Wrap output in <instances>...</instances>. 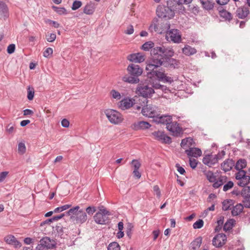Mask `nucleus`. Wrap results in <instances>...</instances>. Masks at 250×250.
Returning <instances> with one entry per match:
<instances>
[{
	"label": "nucleus",
	"instance_id": "obj_1",
	"mask_svg": "<svg viewBox=\"0 0 250 250\" xmlns=\"http://www.w3.org/2000/svg\"><path fill=\"white\" fill-rule=\"evenodd\" d=\"M152 59L149 61L146 65V68L149 70H152L156 64L153 63L154 61L161 60V58H165L166 56L172 57L174 56V51L171 47H166L163 45L155 46L150 51Z\"/></svg>",
	"mask_w": 250,
	"mask_h": 250
},
{
	"label": "nucleus",
	"instance_id": "obj_2",
	"mask_svg": "<svg viewBox=\"0 0 250 250\" xmlns=\"http://www.w3.org/2000/svg\"><path fill=\"white\" fill-rule=\"evenodd\" d=\"M128 75H125L122 78V80L131 84L137 83L140 80L139 76L143 73V69L138 64L131 63L127 68Z\"/></svg>",
	"mask_w": 250,
	"mask_h": 250
},
{
	"label": "nucleus",
	"instance_id": "obj_3",
	"mask_svg": "<svg viewBox=\"0 0 250 250\" xmlns=\"http://www.w3.org/2000/svg\"><path fill=\"white\" fill-rule=\"evenodd\" d=\"M170 24L167 21L161 20H154L149 26V31L153 33L154 32L159 34H162L163 32L169 29Z\"/></svg>",
	"mask_w": 250,
	"mask_h": 250
},
{
	"label": "nucleus",
	"instance_id": "obj_4",
	"mask_svg": "<svg viewBox=\"0 0 250 250\" xmlns=\"http://www.w3.org/2000/svg\"><path fill=\"white\" fill-rule=\"evenodd\" d=\"M136 93L143 97V103L145 104V102L147 103V99L145 98L150 97L154 93V90L148 84L140 83L137 86Z\"/></svg>",
	"mask_w": 250,
	"mask_h": 250
},
{
	"label": "nucleus",
	"instance_id": "obj_5",
	"mask_svg": "<svg viewBox=\"0 0 250 250\" xmlns=\"http://www.w3.org/2000/svg\"><path fill=\"white\" fill-rule=\"evenodd\" d=\"M172 57L166 56L165 58H161V60H155L153 63H155V66L160 67L163 66L170 68H175L178 67V62L171 58Z\"/></svg>",
	"mask_w": 250,
	"mask_h": 250
},
{
	"label": "nucleus",
	"instance_id": "obj_6",
	"mask_svg": "<svg viewBox=\"0 0 250 250\" xmlns=\"http://www.w3.org/2000/svg\"><path fill=\"white\" fill-rule=\"evenodd\" d=\"M156 14L159 18L171 19L174 17L175 13L171 7L167 5V6L159 5L156 9Z\"/></svg>",
	"mask_w": 250,
	"mask_h": 250
},
{
	"label": "nucleus",
	"instance_id": "obj_7",
	"mask_svg": "<svg viewBox=\"0 0 250 250\" xmlns=\"http://www.w3.org/2000/svg\"><path fill=\"white\" fill-rule=\"evenodd\" d=\"M104 113L109 121L112 124H119L123 120V118L121 113L116 110L107 109L104 111Z\"/></svg>",
	"mask_w": 250,
	"mask_h": 250
},
{
	"label": "nucleus",
	"instance_id": "obj_8",
	"mask_svg": "<svg viewBox=\"0 0 250 250\" xmlns=\"http://www.w3.org/2000/svg\"><path fill=\"white\" fill-rule=\"evenodd\" d=\"M159 108L155 104H146L142 109L143 115L149 118L157 117L159 115Z\"/></svg>",
	"mask_w": 250,
	"mask_h": 250
},
{
	"label": "nucleus",
	"instance_id": "obj_9",
	"mask_svg": "<svg viewBox=\"0 0 250 250\" xmlns=\"http://www.w3.org/2000/svg\"><path fill=\"white\" fill-rule=\"evenodd\" d=\"M56 242L48 237H43L36 248V250H46L55 248Z\"/></svg>",
	"mask_w": 250,
	"mask_h": 250
},
{
	"label": "nucleus",
	"instance_id": "obj_10",
	"mask_svg": "<svg viewBox=\"0 0 250 250\" xmlns=\"http://www.w3.org/2000/svg\"><path fill=\"white\" fill-rule=\"evenodd\" d=\"M235 178L238 181L237 185L243 187L246 186L250 181V177L246 175L245 170H239L235 174Z\"/></svg>",
	"mask_w": 250,
	"mask_h": 250
},
{
	"label": "nucleus",
	"instance_id": "obj_11",
	"mask_svg": "<svg viewBox=\"0 0 250 250\" xmlns=\"http://www.w3.org/2000/svg\"><path fill=\"white\" fill-rule=\"evenodd\" d=\"M167 38L174 43H180L182 41L181 35L179 30L172 29L167 32Z\"/></svg>",
	"mask_w": 250,
	"mask_h": 250
},
{
	"label": "nucleus",
	"instance_id": "obj_12",
	"mask_svg": "<svg viewBox=\"0 0 250 250\" xmlns=\"http://www.w3.org/2000/svg\"><path fill=\"white\" fill-rule=\"evenodd\" d=\"M87 218L86 213L83 209H80L76 215L70 216V219L72 221L76 224L83 223L86 221Z\"/></svg>",
	"mask_w": 250,
	"mask_h": 250
},
{
	"label": "nucleus",
	"instance_id": "obj_13",
	"mask_svg": "<svg viewBox=\"0 0 250 250\" xmlns=\"http://www.w3.org/2000/svg\"><path fill=\"white\" fill-rule=\"evenodd\" d=\"M167 5L171 7L174 12H178L179 13H183L185 11V8L176 0H169L167 2Z\"/></svg>",
	"mask_w": 250,
	"mask_h": 250
},
{
	"label": "nucleus",
	"instance_id": "obj_14",
	"mask_svg": "<svg viewBox=\"0 0 250 250\" xmlns=\"http://www.w3.org/2000/svg\"><path fill=\"white\" fill-rule=\"evenodd\" d=\"M152 135L154 136V139L162 143L170 144L171 142V138L165 134L163 131H154L152 133Z\"/></svg>",
	"mask_w": 250,
	"mask_h": 250
},
{
	"label": "nucleus",
	"instance_id": "obj_15",
	"mask_svg": "<svg viewBox=\"0 0 250 250\" xmlns=\"http://www.w3.org/2000/svg\"><path fill=\"white\" fill-rule=\"evenodd\" d=\"M221 159V157H219V154L217 155H207L203 159V163L208 166L209 167H211L215 164L217 163L219 159Z\"/></svg>",
	"mask_w": 250,
	"mask_h": 250
},
{
	"label": "nucleus",
	"instance_id": "obj_16",
	"mask_svg": "<svg viewBox=\"0 0 250 250\" xmlns=\"http://www.w3.org/2000/svg\"><path fill=\"white\" fill-rule=\"evenodd\" d=\"M226 235L223 233H219L213 238L212 245L216 248H220L226 244Z\"/></svg>",
	"mask_w": 250,
	"mask_h": 250
},
{
	"label": "nucleus",
	"instance_id": "obj_17",
	"mask_svg": "<svg viewBox=\"0 0 250 250\" xmlns=\"http://www.w3.org/2000/svg\"><path fill=\"white\" fill-rule=\"evenodd\" d=\"M135 104V100L133 98H125L120 101L118 105L123 110L128 109Z\"/></svg>",
	"mask_w": 250,
	"mask_h": 250
},
{
	"label": "nucleus",
	"instance_id": "obj_18",
	"mask_svg": "<svg viewBox=\"0 0 250 250\" xmlns=\"http://www.w3.org/2000/svg\"><path fill=\"white\" fill-rule=\"evenodd\" d=\"M167 128L174 136H178L182 132V128L176 122H172L171 121L170 123L167 126Z\"/></svg>",
	"mask_w": 250,
	"mask_h": 250
},
{
	"label": "nucleus",
	"instance_id": "obj_19",
	"mask_svg": "<svg viewBox=\"0 0 250 250\" xmlns=\"http://www.w3.org/2000/svg\"><path fill=\"white\" fill-rule=\"evenodd\" d=\"M9 16L7 5L3 1H0V19L6 20Z\"/></svg>",
	"mask_w": 250,
	"mask_h": 250
},
{
	"label": "nucleus",
	"instance_id": "obj_20",
	"mask_svg": "<svg viewBox=\"0 0 250 250\" xmlns=\"http://www.w3.org/2000/svg\"><path fill=\"white\" fill-rule=\"evenodd\" d=\"M108 215L102 214V212H97L94 216V219L96 223L105 224L108 222Z\"/></svg>",
	"mask_w": 250,
	"mask_h": 250
},
{
	"label": "nucleus",
	"instance_id": "obj_21",
	"mask_svg": "<svg viewBox=\"0 0 250 250\" xmlns=\"http://www.w3.org/2000/svg\"><path fill=\"white\" fill-rule=\"evenodd\" d=\"M128 59L132 62L140 63L143 62L145 60V55L142 53H138L130 54L128 57Z\"/></svg>",
	"mask_w": 250,
	"mask_h": 250
},
{
	"label": "nucleus",
	"instance_id": "obj_22",
	"mask_svg": "<svg viewBox=\"0 0 250 250\" xmlns=\"http://www.w3.org/2000/svg\"><path fill=\"white\" fill-rule=\"evenodd\" d=\"M4 241L8 244L14 245L16 248L21 247V243L13 235H8L4 238Z\"/></svg>",
	"mask_w": 250,
	"mask_h": 250
},
{
	"label": "nucleus",
	"instance_id": "obj_23",
	"mask_svg": "<svg viewBox=\"0 0 250 250\" xmlns=\"http://www.w3.org/2000/svg\"><path fill=\"white\" fill-rule=\"evenodd\" d=\"M185 153L188 157L197 158L202 155V151L196 147H190L188 149L185 150Z\"/></svg>",
	"mask_w": 250,
	"mask_h": 250
},
{
	"label": "nucleus",
	"instance_id": "obj_24",
	"mask_svg": "<svg viewBox=\"0 0 250 250\" xmlns=\"http://www.w3.org/2000/svg\"><path fill=\"white\" fill-rule=\"evenodd\" d=\"M250 13V11L247 7H241L238 8L236 12V16L239 19H244L247 17Z\"/></svg>",
	"mask_w": 250,
	"mask_h": 250
},
{
	"label": "nucleus",
	"instance_id": "obj_25",
	"mask_svg": "<svg viewBox=\"0 0 250 250\" xmlns=\"http://www.w3.org/2000/svg\"><path fill=\"white\" fill-rule=\"evenodd\" d=\"M172 121V117L170 115H162L159 117H157L156 122L158 123L168 125Z\"/></svg>",
	"mask_w": 250,
	"mask_h": 250
},
{
	"label": "nucleus",
	"instance_id": "obj_26",
	"mask_svg": "<svg viewBox=\"0 0 250 250\" xmlns=\"http://www.w3.org/2000/svg\"><path fill=\"white\" fill-rule=\"evenodd\" d=\"M234 166V162L231 159H227L221 165V169L225 172L231 169Z\"/></svg>",
	"mask_w": 250,
	"mask_h": 250
},
{
	"label": "nucleus",
	"instance_id": "obj_27",
	"mask_svg": "<svg viewBox=\"0 0 250 250\" xmlns=\"http://www.w3.org/2000/svg\"><path fill=\"white\" fill-rule=\"evenodd\" d=\"M182 52L186 56H190L197 53L196 49L188 45H185L182 49Z\"/></svg>",
	"mask_w": 250,
	"mask_h": 250
},
{
	"label": "nucleus",
	"instance_id": "obj_28",
	"mask_svg": "<svg viewBox=\"0 0 250 250\" xmlns=\"http://www.w3.org/2000/svg\"><path fill=\"white\" fill-rule=\"evenodd\" d=\"M203 7L207 10L213 9L214 5L213 0H199Z\"/></svg>",
	"mask_w": 250,
	"mask_h": 250
},
{
	"label": "nucleus",
	"instance_id": "obj_29",
	"mask_svg": "<svg viewBox=\"0 0 250 250\" xmlns=\"http://www.w3.org/2000/svg\"><path fill=\"white\" fill-rule=\"evenodd\" d=\"M244 206L241 204H237L235 206H233L231 209V214L232 216H237L239 215L243 211Z\"/></svg>",
	"mask_w": 250,
	"mask_h": 250
},
{
	"label": "nucleus",
	"instance_id": "obj_30",
	"mask_svg": "<svg viewBox=\"0 0 250 250\" xmlns=\"http://www.w3.org/2000/svg\"><path fill=\"white\" fill-rule=\"evenodd\" d=\"M234 204V201L231 199L225 200L222 202V209L224 210H228L231 209Z\"/></svg>",
	"mask_w": 250,
	"mask_h": 250
},
{
	"label": "nucleus",
	"instance_id": "obj_31",
	"mask_svg": "<svg viewBox=\"0 0 250 250\" xmlns=\"http://www.w3.org/2000/svg\"><path fill=\"white\" fill-rule=\"evenodd\" d=\"M193 143L194 141L192 138L190 137L187 138L182 140L181 146L184 149L186 150L188 147H190Z\"/></svg>",
	"mask_w": 250,
	"mask_h": 250
},
{
	"label": "nucleus",
	"instance_id": "obj_32",
	"mask_svg": "<svg viewBox=\"0 0 250 250\" xmlns=\"http://www.w3.org/2000/svg\"><path fill=\"white\" fill-rule=\"evenodd\" d=\"M227 178L226 176L220 177L218 180L213 182V187L215 188H219L227 182Z\"/></svg>",
	"mask_w": 250,
	"mask_h": 250
},
{
	"label": "nucleus",
	"instance_id": "obj_33",
	"mask_svg": "<svg viewBox=\"0 0 250 250\" xmlns=\"http://www.w3.org/2000/svg\"><path fill=\"white\" fill-rule=\"evenodd\" d=\"M202 242V238L201 237H199L196 238L191 243V249L190 250H196L198 248H199Z\"/></svg>",
	"mask_w": 250,
	"mask_h": 250
},
{
	"label": "nucleus",
	"instance_id": "obj_34",
	"mask_svg": "<svg viewBox=\"0 0 250 250\" xmlns=\"http://www.w3.org/2000/svg\"><path fill=\"white\" fill-rule=\"evenodd\" d=\"M158 67H155L153 68L152 70H149L146 68V70L149 71V73L152 75L156 76L159 80H161L163 77L164 76L165 73L163 72L155 70V69L157 68Z\"/></svg>",
	"mask_w": 250,
	"mask_h": 250
},
{
	"label": "nucleus",
	"instance_id": "obj_35",
	"mask_svg": "<svg viewBox=\"0 0 250 250\" xmlns=\"http://www.w3.org/2000/svg\"><path fill=\"white\" fill-rule=\"evenodd\" d=\"M204 174L209 182L213 183L216 180V176L212 171L210 170L205 171Z\"/></svg>",
	"mask_w": 250,
	"mask_h": 250
},
{
	"label": "nucleus",
	"instance_id": "obj_36",
	"mask_svg": "<svg viewBox=\"0 0 250 250\" xmlns=\"http://www.w3.org/2000/svg\"><path fill=\"white\" fill-rule=\"evenodd\" d=\"M95 11V7L93 4L90 3L86 5L83 9L84 13L87 15L92 14Z\"/></svg>",
	"mask_w": 250,
	"mask_h": 250
},
{
	"label": "nucleus",
	"instance_id": "obj_37",
	"mask_svg": "<svg viewBox=\"0 0 250 250\" xmlns=\"http://www.w3.org/2000/svg\"><path fill=\"white\" fill-rule=\"evenodd\" d=\"M219 13L220 17L226 21H230L232 19L231 13L226 10H220Z\"/></svg>",
	"mask_w": 250,
	"mask_h": 250
},
{
	"label": "nucleus",
	"instance_id": "obj_38",
	"mask_svg": "<svg viewBox=\"0 0 250 250\" xmlns=\"http://www.w3.org/2000/svg\"><path fill=\"white\" fill-rule=\"evenodd\" d=\"M247 166V162L244 159L239 160L235 165V168L239 170H243L242 169L245 168Z\"/></svg>",
	"mask_w": 250,
	"mask_h": 250
},
{
	"label": "nucleus",
	"instance_id": "obj_39",
	"mask_svg": "<svg viewBox=\"0 0 250 250\" xmlns=\"http://www.w3.org/2000/svg\"><path fill=\"white\" fill-rule=\"evenodd\" d=\"M137 129H147L150 127V125L147 122L140 121L136 125Z\"/></svg>",
	"mask_w": 250,
	"mask_h": 250
},
{
	"label": "nucleus",
	"instance_id": "obj_40",
	"mask_svg": "<svg viewBox=\"0 0 250 250\" xmlns=\"http://www.w3.org/2000/svg\"><path fill=\"white\" fill-rule=\"evenodd\" d=\"M235 221L233 219H230L224 225L223 229L225 231L230 230L232 229Z\"/></svg>",
	"mask_w": 250,
	"mask_h": 250
},
{
	"label": "nucleus",
	"instance_id": "obj_41",
	"mask_svg": "<svg viewBox=\"0 0 250 250\" xmlns=\"http://www.w3.org/2000/svg\"><path fill=\"white\" fill-rule=\"evenodd\" d=\"M154 47V43L152 42L149 41L143 44L142 48L145 51H149L150 49H152Z\"/></svg>",
	"mask_w": 250,
	"mask_h": 250
},
{
	"label": "nucleus",
	"instance_id": "obj_42",
	"mask_svg": "<svg viewBox=\"0 0 250 250\" xmlns=\"http://www.w3.org/2000/svg\"><path fill=\"white\" fill-rule=\"evenodd\" d=\"M79 206H76L73 208H70L68 211L66 212V214L69 216L76 215L77 213L80 210Z\"/></svg>",
	"mask_w": 250,
	"mask_h": 250
},
{
	"label": "nucleus",
	"instance_id": "obj_43",
	"mask_svg": "<svg viewBox=\"0 0 250 250\" xmlns=\"http://www.w3.org/2000/svg\"><path fill=\"white\" fill-rule=\"evenodd\" d=\"M71 207V205H65L61 207H58L54 210V213L61 212L63 210H65Z\"/></svg>",
	"mask_w": 250,
	"mask_h": 250
},
{
	"label": "nucleus",
	"instance_id": "obj_44",
	"mask_svg": "<svg viewBox=\"0 0 250 250\" xmlns=\"http://www.w3.org/2000/svg\"><path fill=\"white\" fill-rule=\"evenodd\" d=\"M107 250H120V246L118 243L113 242L108 245Z\"/></svg>",
	"mask_w": 250,
	"mask_h": 250
},
{
	"label": "nucleus",
	"instance_id": "obj_45",
	"mask_svg": "<svg viewBox=\"0 0 250 250\" xmlns=\"http://www.w3.org/2000/svg\"><path fill=\"white\" fill-rule=\"evenodd\" d=\"M241 195L244 198L250 197V187H245L241 191Z\"/></svg>",
	"mask_w": 250,
	"mask_h": 250
},
{
	"label": "nucleus",
	"instance_id": "obj_46",
	"mask_svg": "<svg viewBox=\"0 0 250 250\" xmlns=\"http://www.w3.org/2000/svg\"><path fill=\"white\" fill-rule=\"evenodd\" d=\"M34 96V89L33 87H28L27 89V98L31 101L33 99Z\"/></svg>",
	"mask_w": 250,
	"mask_h": 250
},
{
	"label": "nucleus",
	"instance_id": "obj_47",
	"mask_svg": "<svg viewBox=\"0 0 250 250\" xmlns=\"http://www.w3.org/2000/svg\"><path fill=\"white\" fill-rule=\"evenodd\" d=\"M110 95L113 98L116 100H120L121 98L120 93L114 89H113L110 91Z\"/></svg>",
	"mask_w": 250,
	"mask_h": 250
},
{
	"label": "nucleus",
	"instance_id": "obj_48",
	"mask_svg": "<svg viewBox=\"0 0 250 250\" xmlns=\"http://www.w3.org/2000/svg\"><path fill=\"white\" fill-rule=\"evenodd\" d=\"M26 147L23 143H20L18 145V152L20 154H23L25 152Z\"/></svg>",
	"mask_w": 250,
	"mask_h": 250
},
{
	"label": "nucleus",
	"instance_id": "obj_49",
	"mask_svg": "<svg viewBox=\"0 0 250 250\" xmlns=\"http://www.w3.org/2000/svg\"><path fill=\"white\" fill-rule=\"evenodd\" d=\"M204 225V221L202 219H199L193 225V227L195 229H201Z\"/></svg>",
	"mask_w": 250,
	"mask_h": 250
},
{
	"label": "nucleus",
	"instance_id": "obj_50",
	"mask_svg": "<svg viewBox=\"0 0 250 250\" xmlns=\"http://www.w3.org/2000/svg\"><path fill=\"white\" fill-rule=\"evenodd\" d=\"M131 164L133 167V170H139L141 167L140 163L137 160H133Z\"/></svg>",
	"mask_w": 250,
	"mask_h": 250
},
{
	"label": "nucleus",
	"instance_id": "obj_51",
	"mask_svg": "<svg viewBox=\"0 0 250 250\" xmlns=\"http://www.w3.org/2000/svg\"><path fill=\"white\" fill-rule=\"evenodd\" d=\"M133 226L131 223H128L126 229V233L127 235L130 238L132 235V230Z\"/></svg>",
	"mask_w": 250,
	"mask_h": 250
},
{
	"label": "nucleus",
	"instance_id": "obj_52",
	"mask_svg": "<svg viewBox=\"0 0 250 250\" xmlns=\"http://www.w3.org/2000/svg\"><path fill=\"white\" fill-rule=\"evenodd\" d=\"M233 186V183L232 181H229L227 182L226 184L224 185L223 187V190L224 191H227L228 190L231 188Z\"/></svg>",
	"mask_w": 250,
	"mask_h": 250
},
{
	"label": "nucleus",
	"instance_id": "obj_53",
	"mask_svg": "<svg viewBox=\"0 0 250 250\" xmlns=\"http://www.w3.org/2000/svg\"><path fill=\"white\" fill-rule=\"evenodd\" d=\"M82 5V2L79 0H75L73 2L72 9L73 10H76L80 8Z\"/></svg>",
	"mask_w": 250,
	"mask_h": 250
},
{
	"label": "nucleus",
	"instance_id": "obj_54",
	"mask_svg": "<svg viewBox=\"0 0 250 250\" xmlns=\"http://www.w3.org/2000/svg\"><path fill=\"white\" fill-rule=\"evenodd\" d=\"M198 164L197 160L194 158H189V165L190 167L194 169L196 167Z\"/></svg>",
	"mask_w": 250,
	"mask_h": 250
},
{
	"label": "nucleus",
	"instance_id": "obj_55",
	"mask_svg": "<svg viewBox=\"0 0 250 250\" xmlns=\"http://www.w3.org/2000/svg\"><path fill=\"white\" fill-rule=\"evenodd\" d=\"M134 31V27L132 25H129L127 26L126 29L124 33L127 35H131L133 33Z\"/></svg>",
	"mask_w": 250,
	"mask_h": 250
},
{
	"label": "nucleus",
	"instance_id": "obj_56",
	"mask_svg": "<svg viewBox=\"0 0 250 250\" xmlns=\"http://www.w3.org/2000/svg\"><path fill=\"white\" fill-rule=\"evenodd\" d=\"M53 53V49L50 47H48L43 52V56L46 58L49 57Z\"/></svg>",
	"mask_w": 250,
	"mask_h": 250
},
{
	"label": "nucleus",
	"instance_id": "obj_57",
	"mask_svg": "<svg viewBox=\"0 0 250 250\" xmlns=\"http://www.w3.org/2000/svg\"><path fill=\"white\" fill-rule=\"evenodd\" d=\"M243 202L244 204L243 206L247 208H250V197L244 198Z\"/></svg>",
	"mask_w": 250,
	"mask_h": 250
},
{
	"label": "nucleus",
	"instance_id": "obj_58",
	"mask_svg": "<svg viewBox=\"0 0 250 250\" xmlns=\"http://www.w3.org/2000/svg\"><path fill=\"white\" fill-rule=\"evenodd\" d=\"M96 211V208L95 207H88L86 209V211L89 215H92Z\"/></svg>",
	"mask_w": 250,
	"mask_h": 250
},
{
	"label": "nucleus",
	"instance_id": "obj_59",
	"mask_svg": "<svg viewBox=\"0 0 250 250\" xmlns=\"http://www.w3.org/2000/svg\"><path fill=\"white\" fill-rule=\"evenodd\" d=\"M56 38V35L54 33L50 34L46 37V40L49 42H53L55 40Z\"/></svg>",
	"mask_w": 250,
	"mask_h": 250
},
{
	"label": "nucleus",
	"instance_id": "obj_60",
	"mask_svg": "<svg viewBox=\"0 0 250 250\" xmlns=\"http://www.w3.org/2000/svg\"><path fill=\"white\" fill-rule=\"evenodd\" d=\"M15 50V45L14 44H11L7 47V51L11 54L14 52Z\"/></svg>",
	"mask_w": 250,
	"mask_h": 250
},
{
	"label": "nucleus",
	"instance_id": "obj_61",
	"mask_svg": "<svg viewBox=\"0 0 250 250\" xmlns=\"http://www.w3.org/2000/svg\"><path fill=\"white\" fill-rule=\"evenodd\" d=\"M153 190L155 193V194L156 195L157 197L158 198H160L161 195V193L160 189L157 185H155L153 187Z\"/></svg>",
	"mask_w": 250,
	"mask_h": 250
},
{
	"label": "nucleus",
	"instance_id": "obj_62",
	"mask_svg": "<svg viewBox=\"0 0 250 250\" xmlns=\"http://www.w3.org/2000/svg\"><path fill=\"white\" fill-rule=\"evenodd\" d=\"M175 167L177 168V170L180 174L183 175L186 172L185 169L181 167L180 164L178 163L176 164L175 165Z\"/></svg>",
	"mask_w": 250,
	"mask_h": 250
},
{
	"label": "nucleus",
	"instance_id": "obj_63",
	"mask_svg": "<svg viewBox=\"0 0 250 250\" xmlns=\"http://www.w3.org/2000/svg\"><path fill=\"white\" fill-rule=\"evenodd\" d=\"M99 211L98 212H102V214L109 215L110 213L103 206H101L99 208Z\"/></svg>",
	"mask_w": 250,
	"mask_h": 250
},
{
	"label": "nucleus",
	"instance_id": "obj_64",
	"mask_svg": "<svg viewBox=\"0 0 250 250\" xmlns=\"http://www.w3.org/2000/svg\"><path fill=\"white\" fill-rule=\"evenodd\" d=\"M161 80L164 82H168L169 83L173 82V79L170 77L167 76L165 74Z\"/></svg>",
	"mask_w": 250,
	"mask_h": 250
}]
</instances>
